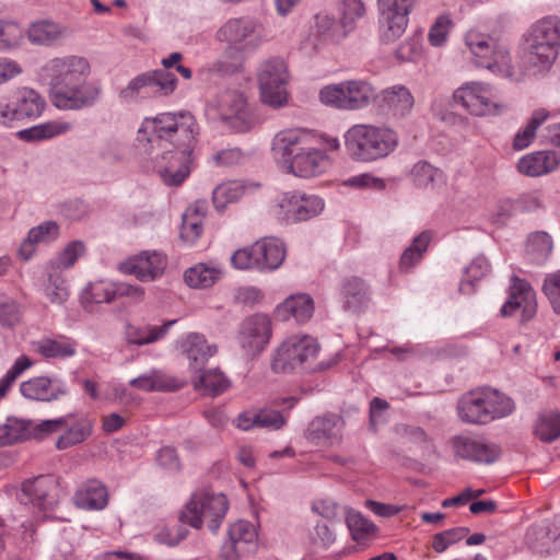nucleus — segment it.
I'll use <instances>...</instances> for the list:
<instances>
[{"instance_id":"4c0bfd02","label":"nucleus","mask_w":560,"mask_h":560,"mask_svg":"<svg viewBox=\"0 0 560 560\" xmlns=\"http://www.w3.org/2000/svg\"><path fill=\"white\" fill-rule=\"evenodd\" d=\"M409 178L416 187L423 189H434L445 183L443 171L423 160L412 166Z\"/></svg>"},{"instance_id":"39448f33","label":"nucleus","mask_w":560,"mask_h":560,"mask_svg":"<svg viewBox=\"0 0 560 560\" xmlns=\"http://www.w3.org/2000/svg\"><path fill=\"white\" fill-rule=\"evenodd\" d=\"M345 145L353 160L372 162L392 153L398 145V137L386 127L354 125L345 133Z\"/></svg>"},{"instance_id":"69168bd1","label":"nucleus","mask_w":560,"mask_h":560,"mask_svg":"<svg viewBox=\"0 0 560 560\" xmlns=\"http://www.w3.org/2000/svg\"><path fill=\"white\" fill-rule=\"evenodd\" d=\"M131 387L144 390V392H155V390H168L171 387L166 384V382L160 376L156 371H152L149 374H142L138 377L132 378L129 382Z\"/></svg>"},{"instance_id":"4d7b16f0","label":"nucleus","mask_w":560,"mask_h":560,"mask_svg":"<svg viewBox=\"0 0 560 560\" xmlns=\"http://www.w3.org/2000/svg\"><path fill=\"white\" fill-rule=\"evenodd\" d=\"M341 16L340 23L342 28L347 30V33L354 28L357 20L363 18L365 13V7L361 0H343L341 3Z\"/></svg>"},{"instance_id":"49530a36","label":"nucleus","mask_w":560,"mask_h":560,"mask_svg":"<svg viewBox=\"0 0 560 560\" xmlns=\"http://www.w3.org/2000/svg\"><path fill=\"white\" fill-rule=\"evenodd\" d=\"M30 422L27 419L8 418L0 425V446L11 445L30 438Z\"/></svg>"},{"instance_id":"7ed1b4c3","label":"nucleus","mask_w":560,"mask_h":560,"mask_svg":"<svg viewBox=\"0 0 560 560\" xmlns=\"http://www.w3.org/2000/svg\"><path fill=\"white\" fill-rule=\"evenodd\" d=\"M560 54V18L544 16L525 31L521 43L523 63L534 73H544L552 67Z\"/></svg>"},{"instance_id":"de8ad7c7","label":"nucleus","mask_w":560,"mask_h":560,"mask_svg":"<svg viewBox=\"0 0 560 560\" xmlns=\"http://www.w3.org/2000/svg\"><path fill=\"white\" fill-rule=\"evenodd\" d=\"M220 275L221 271L218 268L198 264L185 271L184 279L190 288H209L220 278Z\"/></svg>"},{"instance_id":"e433bc0d","label":"nucleus","mask_w":560,"mask_h":560,"mask_svg":"<svg viewBox=\"0 0 560 560\" xmlns=\"http://www.w3.org/2000/svg\"><path fill=\"white\" fill-rule=\"evenodd\" d=\"M71 129L72 124L68 121L51 120L22 129L18 132V136L23 141L37 142L67 133Z\"/></svg>"},{"instance_id":"f03ea898","label":"nucleus","mask_w":560,"mask_h":560,"mask_svg":"<svg viewBox=\"0 0 560 560\" xmlns=\"http://www.w3.org/2000/svg\"><path fill=\"white\" fill-rule=\"evenodd\" d=\"M52 104L61 110H82L95 106L103 89L100 82L90 80L91 65L78 55L50 59L43 67Z\"/></svg>"},{"instance_id":"dca6fc26","label":"nucleus","mask_w":560,"mask_h":560,"mask_svg":"<svg viewBox=\"0 0 560 560\" xmlns=\"http://www.w3.org/2000/svg\"><path fill=\"white\" fill-rule=\"evenodd\" d=\"M451 445L456 458L476 464H492L500 456V448L495 444L488 443L479 436L455 435L451 440Z\"/></svg>"},{"instance_id":"1a4fd4ad","label":"nucleus","mask_w":560,"mask_h":560,"mask_svg":"<svg viewBox=\"0 0 560 560\" xmlns=\"http://www.w3.org/2000/svg\"><path fill=\"white\" fill-rule=\"evenodd\" d=\"M220 42L230 45L226 52H253L262 44V27L249 16L233 18L228 20L217 32Z\"/></svg>"},{"instance_id":"bf43d9fd","label":"nucleus","mask_w":560,"mask_h":560,"mask_svg":"<svg viewBox=\"0 0 560 560\" xmlns=\"http://www.w3.org/2000/svg\"><path fill=\"white\" fill-rule=\"evenodd\" d=\"M115 283L108 281H96L90 283L85 289V298L93 303H112L115 301Z\"/></svg>"},{"instance_id":"c03bdc74","label":"nucleus","mask_w":560,"mask_h":560,"mask_svg":"<svg viewBox=\"0 0 560 560\" xmlns=\"http://www.w3.org/2000/svg\"><path fill=\"white\" fill-rule=\"evenodd\" d=\"M430 241L431 233L429 231L421 232L412 240L410 246L401 254L399 260V268L401 271H409L421 260L423 254L428 249Z\"/></svg>"},{"instance_id":"f3484780","label":"nucleus","mask_w":560,"mask_h":560,"mask_svg":"<svg viewBox=\"0 0 560 560\" xmlns=\"http://www.w3.org/2000/svg\"><path fill=\"white\" fill-rule=\"evenodd\" d=\"M517 310L522 311V323L532 320L537 313L536 293L532 285L524 279L516 276L511 279L509 298L501 307V314L509 317L515 314Z\"/></svg>"},{"instance_id":"9b49d317","label":"nucleus","mask_w":560,"mask_h":560,"mask_svg":"<svg viewBox=\"0 0 560 560\" xmlns=\"http://www.w3.org/2000/svg\"><path fill=\"white\" fill-rule=\"evenodd\" d=\"M176 75L167 70H151L135 77L128 85L119 92L122 101L130 102L137 96L162 97L168 96L177 88Z\"/></svg>"},{"instance_id":"603ef678","label":"nucleus","mask_w":560,"mask_h":560,"mask_svg":"<svg viewBox=\"0 0 560 560\" xmlns=\"http://www.w3.org/2000/svg\"><path fill=\"white\" fill-rule=\"evenodd\" d=\"M348 85L353 100V110L362 109L372 102H375L377 92L370 82L365 80H348Z\"/></svg>"},{"instance_id":"0e129e2a","label":"nucleus","mask_w":560,"mask_h":560,"mask_svg":"<svg viewBox=\"0 0 560 560\" xmlns=\"http://www.w3.org/2000/svg\"><path fill=\"white\" fill-rule=\"evenodd\" d=\"M203 231V222L200 215L183 213L180 237L189 244H194Z\"/></svg>"},{"instance_id":"bb28decb","label":"nucleus","mask_w":560,"mask_h":560,"mask_svg":"<svg viewBox=\"0 0 560 560\" xmlns=\"http://www.w3.org/2000/svg\"><path fill=\"white\" fill-rule=\"evenodd\" d=\"M62 418H67V425L62 427V433L56 441L57 450L63 451L70 448L81 444L91 436L93 423L86 417L74 419L72 413H68L62 416Z\"/></svg>"},{"instance_id":"6e6552de","label":"nucleus","mask_w":560,"mask_h":560,"mask_svg":"<svg viewBox=\"0 0 560 560\" xmlns=\"http://www.w3.org/2000/svg\"><path fill=\"white\" fill-rule=\"evenodd\" d=\"M257 80L264 104L272 108L288 104L289 71L283 59L276 57L265 60L258 68Z\"/></svg>"},{"instance_id":"2f4dec72","label":"nucleus","mask_w":560,"mask_h":560,"mask_svg":"<svg viewBox=\"0 0 560 560\" xmlns=\"http://www.w3.org/2000/svg\"><path fill=\"white\" fill-rule=\"evenodd\" d=\"M369 287L359 277H350L342 281L340 296L342 307L353 313L360 312L369 301Z\"/></svg>"},{"instance_id":"8fccbe9b","label":"nucleus","mask_w":560,"mask_h":560,"mask_svg":"<svg viewBox=\"0 0 560 560\" xmlns=\"http://www.w3.org/2000/svg\"><path fill=\"white\" fill-rule=\"evenodd\" d=\"M482 392L486 400V407L489 410L490 421L506 417L513 411L514 404L510 397L501 394L497 389L485 388Z\"/></svg>"},{"instance_id":"0eeeda50","label":"nucleus","mask_w":560,"mask_h":560,"mask_svg":"<svg viewBox=\"0 0 560 560\" xmlns=\"http://www.w3.org/2000/svg\"><path fill=\"white\" fill-rule=\"evenodd\" d=\"M465 44L469 48L477 67L503 73L511 67L509 46L499 39L470 31L465 35Z\"/></svg>"},{"instance_id":"774afa93","label":"nucleus","mask_w":560,"mask_h":560,"mask_svg":"<svg viewBox=\"0 0 560 560\" xmlns=\"http://www.w3.org/2000/svg\"><path fill=\"white\" fill-rule=\"evenodd\" d=\"M45 294L55 304H61L67 301L69 291L65 278L59 275H49Z\"/></svg>"},{"instance_id":"338daca9","label":"nucleus","mask_w":560,"mask_h":560,"mask_svg":"<svg viewBox=\"0 0 560 560\" xmlns=\"http://www.w3.org/2000/svg\"><path fill=\"white\" fill-rule=\"evenodd\" d=\"M22 37V30L16 23L0 20V50L15 47Z\"/></svg>"},{"instance_id":"393cba45","label":"nucleus","mask_w":560,"mask_h":560,"mask_svg":"<svg viewBox=\"0 0 560 560\" xmlns=\"http://www.w3.org/2000/svg\"><path fill=\"white\" fill-rule=\"evenodd\" d=\"M343 427L345 421L341 416L336 413H326L314 418L308 423L305 436L307 440L316 444L322 442H329L330 444H334L340 442Z\"/></svg>"},{"instance_id":"37998d69","label":"nucleus","mask_w":560,"mask_h":560,"mask_svg":"<svg viewBox=\"0 0 560 560\" xmlns=\"http://www.w3.org/2000/svg\"><path fill=\"white\" fill-rule=\"evenodd\" d=\"M346 523L350 530L351 538L361 542L375 536L378 532L377 526L365 517L361 512L349 510L346 515Z\"/></svg>"},{"instance_id":"052dcab7","label":"nucleus","mask_w":560,"mask_h":560,"mask_svg":"<svg viewBox=\"0 0 560 560\" xmlns=\"http://www.w3.org/2000/svg\"><path fill=\"white\" fill-rule=\"evenodd\" d=\"M469 533L468 527H454L441 533H438L433 536L432 539V548L434 551L442 553L450 546L460 541L463 538L467 536Z\"/></svg>"},{"instance_id":"58836bf2","label":"nucleus","mask_w":560,"mask_h":560,"mask_svg":"<svg viewBox=\"0 0 560 560\" xmlns=\"http://www.w3.org/2000/svg\"><path fill=\"white\" fill-rule=\"evenodd\" d=\"M65 33L66 28L60 24L50 20H42L30 25L27 36L33 44L50 46L60 39Z\"/></svg>"},{"instance_id":"a18cd8bd","label":"nucleus","mask_w":560,"mask_h":560,"mask_svg":"<svg viewBox=\"0 0 560 560\" xmlns=\"http://www.w3.org/2000/svg\"><path fill=\"white\" fill-rule=\"evenodd\" d=\"M491 266L488 259L480 255L465 268L464 278L459 284V291L464 294L475 292V283L490 272Z\"/></svg>"},{"instance_id":"e2e57ef3","label":"nucleus","mask_w":560,"mask_h":560,"mask_svg":"<svg viewBox=\"0 0 560 560\" xmlns=\"http://www.w3.org/2000/svg\"><path fill=\"white\" fill-rule=\"evenodd\" d=\"M186 523L176 524L172 527H163L155 535L154 540L158 544L165 545L168 547H175L183 541L187 535L188 529L185 526Z\"/></svg>"},{"instance_id":"2eb2a0df","label":"nucleus","mask_w":560,"mask_h":560,"mask_svg":"<svg viewBox=\"0 0 560 560\" xmlns=\"http://www.w3.org/2000/svg\"><path fill=\"white\" fill-rule=\"evenodd\" d=\"M455 104H459L475 116L499 114V104L493 101L490 85L480 82H469L458 88L453 95Z\"/></svg>"},{"instance_id":"a211bd4d","label":"nucleus","mask_w":560,"mask_h":560,"mask_svg":"<svg viewBox=\"0 0 560 560\" xmlns=\"http://www.w3.org/2000/svg\"><path fill=\"white\" fill-rule=\"evenodd\" d=\"M271 337V320L265 314L246 317L240 325L237 341L249 354L261 352Z\"/></svg>"},{"instance_id":"4468645a","label":"nucleus","mask_w":560,"mask_h":560,"mask_svg":"<svg viewBox=\"0 0 560 560\" xmlns=\"http://www.w3.org/2000/svg\"><path fill=\"white\" fill-rule=\"evenodd\" d=\"M324 207V200L318 196L289 191L281 196L277 215L287 224L296 223L315 218Z\"/></svg>"},{"instance_id":"7c9ffc66","label":"nucleus","mask_w":560,"mask_h":560,"mask_svg":"<svg viewBox=\"0 0 560 560\" xmlns=\"http://www.w3.org/2000/svg\"><path fill=\"white\" fill-rule=\"evenodd\" d=\"M482 394V389L470 392L459 399L457 411L464 422L471 424H486L490 422L489 410L486 407Z\"/></svg>"},{"instance_id":"c756f323","label":"nucleus","mask_w":560,"mask_h":560,"mask_svg":"<svg viewBox=\"0 0 560 560\" xmlns=\"http://www.w3.org/2000/svg\"><path fill=\"white\" fill-rule=\"evenodd\" d=\"M560 164V155L555 151H537L518 160L522 174L536 177L555 171Z\"/></svg>"},{"instance_id":"13d9d810","label":"nucleus","mask_w":560,"mask_h":560,"mask_svg":"<svg viewBox=\"0 0 560 560\" xmlns=\"http://www.w3.org/2000/svg\"><path fill=\"white\" fill-rule=\"evenodd\" d=\"M30 422V438L36 440H44L47 436L55 434L57 432H61L62 427L67 425V418H56L43 420L39 423H36L33 420H28Z\"/></svg>"},{"instance_id":"09e8293b","label":"nucleus","mask_w":560,"mask_h":560,"mask_svg":"<svg viewBox=\"0 0 560 560\" xmlns=\"http://www.w3.org/2000/svg\"><path fill=\"white\" fill-rule=\"evenodd\" d=\"M36 351L46 359H65L75 353V343L67 338H46L37 342Z\"/></svg>"},{"instance_id":"a19ab883","label":"nucleus","mask_w":560,"mask_h":560,"mask_svg":"<svg viewBox=\"0 0 560 560\" xmlns=\"http://www.w3.org/2000/svg\"><path fill=\"white\" fill-rule=\"evenodd\" d=\"M550 117V112L546 108L535 109L526 124V126L518 130L513 140V148L515 150H523L527 148L535 139L537 129Z\"/></svg>"},{"instance_id":"a878e982","label":"nucleus","mask_w":560,"mask_h":560,"mask_svg":"<svg viewBox=\"0 0 560 560\" xmlns=\"http://www.w3.org/2000/svg\"><path fill=\"white\" fill-rule=\"evenodd\" d=\"M60 234V226L55 221H44L37 226L30 229L25 238L21 243L18 256L24 260L28 261L36 253V247L38 244H50L55 242Z\"/></svg>"},{"instance_id":"5fc2aeb1","label":"nucleus","mask_w":560,"mask_h":560,"mask_svg":"<svg viewBox=\"0 0 560 560\" xmlns=\"http://www.w3.org/2000/svg\"><path fill=\"white\" fill-rule=\"evenodd\" d=\"M85 253V245L82 241H72L62 249V252L52 260L50 266L54 269H68Z\"/></svg>"},{"instance_id":"9d476101","label":"nucleus","mask_w":560,"mask_h":560,"mask_svg":"<svg viewBox=\"0 0 560 560\" xmlns=\"http://www.w3.org/2000/svg\"><path fill=\"white\" fill-rule=\"evenodd\" d=\"M420 0H377L380 39L383 44L396 42L406 31L409 14Z\"/></svg>"},{"instance_id":"473e14b6","label":"nucleus","mask_w":560,"mask_h":560,"mask_svg":"<svg viewBox=\"0 0 560 560\" xmlns=\"http://www.w3.org/2000/svg\"><path fill=\"white\" fill-rule=\"evenodd\" d=\"M313 313L314 302L308 294L290 295L276 308V315L281 320L293 317L298 323L307 322Z\"/></svg>"},{"instance_id":"6e6d98bb","label":"nucleus","mask_w":560,"mask_h":560,"mask_svg":"<svg viewBox=\"0 0 560 560\" xmlns=\"http://www.w3.org/2000/svg\"><path fill=\"white\" fill-rule=\"evenodd\" d=\"M541 292L547 298L552 311L560 315V269L545 275Z\"/></svg>"},{"instance_id":"20e7f679","label":"nucleus","mask_w":560,"mask_h":560,"mask_svg":"<svg viewBox=\"0 0 560 560\" xmlns=\"http://www.w3.org/2000/svg\"><path fill=\"white\" fill-rule=\"evenodd\" d=\"M278 140L282 144L283 156L290 161V172L298 177L318 176L330 164L327 154L318 148L319 138L307 130H287L279 133Z\"/></svg>"},{"instance_id":"6ab92c4d","label":"nucleus","mask_w":560,"mask_h":560,"mask_svg":"<svg viewBox=\"0 0 560 560\" xmlns=\"http://www.w3.org/2000/svg\"><path fill=\"white\" fill-rule=\"evenodd\" d=\"M255 526L244 520L233 523L228 530V539L220 548V560H240L256 546Z\"/></svg>"},{"instance_id":"c9c22d12","label":"nucleus","mask_w":560,"mask_h":560,"mask_svg":"<svg viewBox=\"0 0 560 560\" xmlns=\"http://www.w3.org/2000/svg\"><path fill=\"white\" fill-rule=\"evenodd\" d=\"M229 378L219 369H203L196 373L194 386L202 395L218 396L230 387Z\"/></svg>"},{"instance_id":"cd10ccee","label":"nucleus","mask_w":560,"mask_h":560,"mask_svg":"<svg viewBox=\"0 0 560 560\" xmlns=\"http://www.w3.org/2000/svg\"><path fill=\"white\" fill-rule=\"evenodd\" d=\"M254 253L258 257V271L262 272L278 269L285 258L283 242L273 237L254 243Z\"/></svg>"},{"instance_id":"680f3d73","label":"nucleus","mask_w":560,"mask_h":560,"mask_svg":"<svg viewBox=\"0 0 560 560\" xmlns=\"http://www.w3.org/2000/svg\"><path fill=\"white\" fill-rule=\"evenodd\" d=\"M316 27L320 35L332 40H339L348 35L347 30L342 28L340 20L336 21L326 14L316 15Z\"/></svg>"},{"instance_id":"864d4df0","label":"nucleus","mask_w":560,"mask_h":560,"mask_svg":"<svg viewBox=\"0 0 560 560\" xmlns=\"http://www.w3.org/2000/svg\"><path fill=\"white\" fill-rule=\"evenodd\" d=\"M395 59L402 62H416L422 56V37L420 34H413L407 37L395 50Z\"/></svg>"},{"instance_id":"f257e3e1","label":"nucleus","mask_w":560,"mask_h":560,"mask_svg":"<svg viewBox=\"0 0 560 560\" xmlns=\"http://www.w3.org/2000/svg\"><path fill=\"white\" fill-rule=\"evenodd\" d=\"M199 126L188 112L162 113L147 118L138 141L149 155L152 172L167 186H179L189 176Z\"/></svg>"},{"instance_id":"5701e85b","label":"nucleus","mask_w":560,"mask_h":560,"mask_svg":"<svg viewBox=\"0 0 560 560\" xmlns=\"http://www.w3.org/2000/svg\"><path fill=\"white\" fill-rule=\"evenodd\" d=\"M177 350L188 361L189 369L200 372L208 360L217 352L214 345H209L203 335L189 332L177 341Z\"/></svg>"},{"instance_id":"412c9836","label":"nucleus","mask_w":560,"mask_h":560,"mask_svg":"<svg viewBox=\"0 0 560 560\" xmlns=\"http://www.w3.org/2000/svg\"><path fill=\"white\" fill-rule=\"evenodd\" d=\"M21 395L34 401L52 402L68 395L69 389L58 376H35L20 384Z\"/></svg>"},{"instance_id":"423d86ee","label":"nucleus","mask_w":560,"mask_h":560,"mask_svg":"<svg viewBox=\"0 0 560 560\" xmlns=\"http://www.w3.org/2000/svg\"><path fill=\"white\" fill-rule=\"evenodd\" d=\"M229 509L223 493L196 492L182 511L179 521L200 528L203 521L212 533H217Z\"/></svg>"},{"instance_id":"c85d7f7f","label":"nucleus","mask_w":560,"mask_h":560,"mask_svg":"<svg viewBox=\"0 0 560 560\" xmlns=\"http://www.w3.org/2000/svg\"><path fill=\"white\" fill-rule=\"evenodd\" d=\"M74 503L88 511L103 510L108 504L107 488L97 479H89L77 490Z\"/></svg>"},{"instance_id":"4be33fe9","label":"nucleus","mask_w":560,"mask_h":560,"mask_svg":"<svg viewBox=\"0 0 560 560\" xmlns=\"http://www.w3.org/2000/svg\"><path fill=\"white\" fill-rule=\"evenodd\" d=\"M56 490L57 483L54 477L40 475L23 482L18 499L22 504H32L42 511H46L56 503Z\"/></svg>"},{"instance_id":"ddd939ff","label":"nucleus","mask_w":560,"mask_h":560,"mask_svg":"<svg viewBox=\"0 0 560 560\" xmlns=\"http://www.w3.org/2000/svg\"><path fill=\"white\" fill-rule=\"evenodd\" d=\"M208 114L212 119L224 122L234 132L249 129V116L244 96L236 91H225L209 106Z\"/></svg>"},{"instance_id":"3c124183","label":"nucleus","mask_w":560,"mask_h":560,"mask_svg":"<svg viewBox=\"0 0 560 560\" xmlns=\"http://www.w3.org/2000/svg\"><path fill=\"white\" fill-rule=\"evenodd\" d=\"M535 435L542 442L551 443L560 438V413L549 412L536 421Z\"/></svg>"},{"instance_id":"79ce46f5","label":"nucleus","mask_w":560,"mask_h":560,"mask_svg":"<svg viewBox=\"0 0 560 560\" xmlns=\"http://www.w3.org/2000/svg\"><path fill=\"white\" fill-rule=\"evenodd\" d=\"M247 190V186L238 180H231L217 186L212 192V201L218 211H223L229 203L240 200Z\"/></svg>"},{"instance_id":"ea45409f","label":"nucleus","mask_w":560,"mask_h":560,"mask_svg":"<svg viewBox=\"0 0 560 560\" xmlns=\"http://www.w3.org/2000/svg\"><path fill=\"white\" fill-rule=\"evenodd\" d=\"M348 86V80L337 84L325 85L319 91L320 102L332 108L353 110V100Z\"/></svg>"},{"instance_id":"b1692460","label":"nucleus","mask_w":560,"mask_h":560,"mask_svg":"<svg viewBox=\"0 0 560 560\" xmlns=\"http://www.w3.org/2000/svg\"><path fill=\"white\" fill-rule=\"evenodd\" d=\"M375 102L383 112L395 117H405L415 105V98L410 90L402 84L382 90L377 93Z\"/></svg>"},{"instance_id":"72a5a7b5","label":"nucleus","mask_w":560,"mask_h":560,"mask_svg":"<svg viewBox=\"0 0 560 560\" xmlns=\"http://www.w3.org/2000/svg\"><path fill=\"white\" fill-rule=\"evenodd\" d=\"M12 96L18 120L40 116L46 105L44 97L32 89L19 90Z\"/></svg>"},{"instance_id":"aec40b11","label":"nucleus","mask_w":560,"mask_h":560,"mask_svg":"<svg viewBox=\"0 0 560 560\" xmlns=\"http://www.w3.org/2000/svg\"><path fill=\"white\" fill-rule=\"evenodd\" d=\"M167 258L156 250H143L120 262L119 270L135 276L141 282H150L161 277L166 268Z\"/></svg>"},{"instance_id":"f704fd0d","label":"nucleus","mask_w":560,"mask_h":560,"mask_svg":"<svg viewBox=\"0 0 560 560\" xmlns=\"http://www.w3.org/2000/svg\"><path fill=\"white\" fill-rule=\"evenodd\" d=\"M176 320H168L162 326L143 325L136 326L131 324L126 325L125 338L130 345L144 346L153 343L162 339Z\"/></svg>"},{"instance_id":"f8f14e48","label":"nucleus","mask_w":560,"mask_h":560,"mask_svg":"<svg viewBox=\"0 0 560 560\" xmlns=\"http://www.w3.org/2000/svg\"><path fill=\"white\" fill-rule=\"evenodd\" d=\"M319 346L313 337H291L276 351L271 369L276 373H288L317 355Z\"/></svg>"}]
</instances>
